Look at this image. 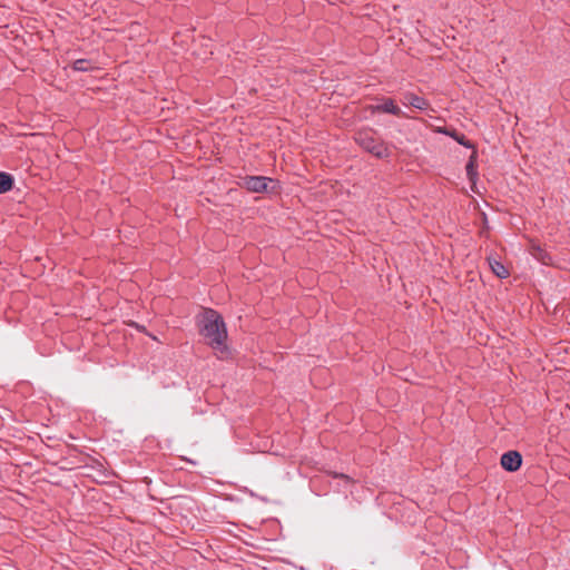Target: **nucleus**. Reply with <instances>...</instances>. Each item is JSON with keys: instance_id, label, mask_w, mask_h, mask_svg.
Masks as SVG:
<instances>
[{"instance_id": "1", "label": "nucleus", "mask_w": 570, "mask_h": 570, "mask_svg": "<svg viewBox=\"0 0 570 570\" xmlns=\"http://www.w3.org/2000/svg\"><path fill=\"white\" fill-rule=\"evenodd\" d=\"M200 334L214 350L223 352L227 331L222 316L214 309H205L199 320Z\"/></svg>"}, {"instance_id": "2", "label": "nucleus", "mask_w": 570, "mask_h": 570, "mask_svg": "<svg viewBox=\"0 0 570 570\" xmlns=\"http://www.w3.org/2000/svg\"><path fill=\"white\" fill-rule=\"evenodd\" d=\"M355 141L360 147L377 158H386L390 156V151L385 142L382 141L371 129L358 131L355 136Z\"/></svg>"}, {"instance_id": "3", "label": "nucleus", "mask_w": 570, "mask_h": 570, "mask_svg": "<svg viewBox=\"0 0 570 570\" xmlns=\"http://www.w3.org/2000/svg\"><path fill=\"white\" fill-rule=\"evenodd\" d=\"M244 185L249 191L263 193L273 190L276 184L272 178L268 177L250 176L245 178Z\"/></svg>"}, {"instance_id": "4", "label": "nucleus", "mask_w": 570, "mask_h": 570, "mask_svg": "<svg viewBox=\"0 0 570 570\" xmlns=\"http://www.w3.org/2000/svg\"><path fill=\"white\" fill-rule=\"evenodd\" d=\"M522 463V456L518 451H508L501 456V465L509 472L517 471Z\"/></svg>"}, {"instance_id": "5", "label": "nucleus", "mask_w": 570, "mask_h": 570, "mask_svg": "<svg viewBox=\"0 0 570 570\" xmlns=\"http://www.w3.org/2000/svg\"><path fill=\"white\" fill-rule=\"evenodd\" d=\"M373 111L392 114L394 116L403 115L402 110L390 98L384 99L382 104L374 106Z\"/></svg>"}, {"instance_id": "6", "label": "nucleus", "mask_w": 570, "mask_h": 570, "mask_svg": "<svg viewBox=\"0 0 570 570\" xmlns=\"http://www.w3.org/2000/svg\"><path fill=\"white\" fill-rule=\"evenodd\" d=\"M402 102L404 105L412 106L413 108L420 109V110H424L429 106V102L424 98L416 96L414 94H411V92H407L404 95Z\"/></svg>"}, {"instance_id": "7", "label": "nucleus", "mask_w": 570, "mask_h": 570, "mask_svg": "<svg viewBox=\"0 0 570 570\" xmlns=\"http://www.w3.org/2000/svg\"><path fill=\"white\" fill-rule=\"evenodd\" d=\"M489 264H490V267L492 269V272L500 278H505L509 276V271L507 269V267L500 263L499 261L497 259H489Z\"/></svg>"}, {"instance_id": "8", "label": "nucleus", "mask_w": 570, "mask_h": 570, "mask_svg": "<svg viewBox=\"0 0 570 570\" xmlns=\"http://www.w3.org/2000/svg\"><path fill=\"white\" fill-rule=\"evenodd\" d=\"M13 186V178L11 175L0 171V194L9 191Z\"/></svg>"}, {"instance_id": "9", "label": "nucleus", "mask_w": 570, "mask_h": 570, "mask_svg": "<svg viewBox=\"0 0 570 570\" xmlns=\"http://www.w3.org/2000/svg\"><path fill=\"white\" fill-rule=\"evenodd\" d=\"M72 69L76 71H90L94 69V65L88 59H78L72 63Z\"/></svg>"}, {"instance_id": "10", "label": "nucleus", "mask_w": 570, "mask_h": 570, "mask_svg": "<svg viewBox=\"0 0 570 570\" xmlns=\"http://www.w3.org/2000/svg\"><path fill=\"white\" fill-rule=\"evenodd\" d=\"M466 174L469 176V178L472 180L473 177L476 175L475 173V166H474V163L472 159H470V161L466 164Z\"/></svg>"}, {"instance_id": "11", "label": "nucleus", "mask_w": 570, "mask_h": 570, "mask_svg": "<svg viewBox=\"0 0 570 570\" xmlns=\"http://www.w3.org/2000/svg\"><path fill=\"white\" fill-rule=\"evenodd\" d=\"M335 476H340V478L344 479L346 482H350V478L345 474H335Z\"/></svg>"}, {"instance_id": "12", "label": "nucleus", "mask_w": 570, "mask_h": 570, "mask_svg": "<svg viewBox=\"0 0 570 570\" xmlns=\"http://www.w3.org/2000/svg\"><path fill=\"white\" fill-rule=\"evenodd\" d=\"M456 140H458L461 145L466 146V144H465V142H464V140H463V137H462V138H460V139L458 138Z\"/></svg>"}]
</instances>
